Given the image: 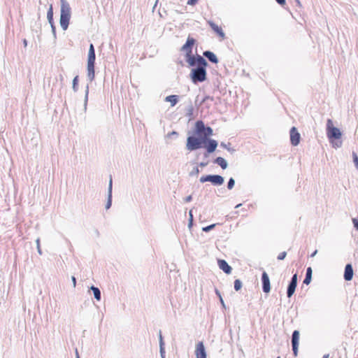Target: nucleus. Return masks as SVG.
<instances>
[{
  "label": "nucleus",
  "mask_w": 358,
  "mask_h": 358,
  "mask_svg": "<svg viewBox=\"0 0 358 358\" xmlns=\"http://www.w3.org/2000/svg\"><path fill=\"white\" fill-rule=\"evenodd\" d=\"M212 134V129L206 127L203 121L196 122L193 135L187 138V149L192 151L205 148L209 153L214 152L217 146V143L215 140L208 139Z\"/></svg>",
  "instance_id": "1"
},
{
  "label": "nucleus",
  "mask_w": 358,
  "mask_h": 358,
  "mask_svg": "<svg viewBox=\"0 0 358 358\" xmlns=\"http://www.w3.org/2000/svg\"><path fill=\"white\" fill-rule=\"evenodd\" d=\"M194 62V66L197 68L192 69L191 71V79L193 83L203 82L206 79V66H207L206 61L201 56H196V60Z\"/></svg>",
  "instance_id": "2"
},
{
  "label": "nucleus",
  "mask_w": 358,
  "mask_h": 358,
  "mask_svg": "<svg viewBox=\"0 0 358 358\" xmlns=\"http://www.w3.org/2000/svg\"><path fill=\"white\" fill-rule=\"evenodd\" d=\"M327 136L330 143L334 148H340L342 145V142L339 141L342 137V131L336 127L334 126L331 119H327L326 125Z\"/></svg>",
  "instance_id": "3"
},
{
  "label": "nucleus",
  "mask_w": 358,
  "mask_h": 358,
  "mask_svg": "<svg viewBox=\"0 0 358 358\" xmlns=\"http://www.w3.org/2000/svg\"><path fill=\"white\" fill-rule=\"evenodd\" d=\"M61 2V13H60V25L64 30H66L71 18V8L69 3L66 0H60Z\"/></svg>",
  "instance_id": "4"
},
{
  "label": "nucleus",
  "mask_w": 358,
  "mask_h": 358,
  "mask_svg": "<svg viewBox=\"0 0 358 358\" xmlns=\"http://www.w3.org/2000/svg\"><path fill=\"white\" fill-rule=\"evenodd\" d=\"M195 43V40L192 37H188L186 43L182 46L181 50L185 52V59L191 66H194V62L196 57L192 55V48Z\"/></svg>",
  "instance_id": "5"
},
{
  "label": "nucleus",
  "mask_w": 358,
  "mask_h": 358,
  "mask_svg": "<svg viewBox=\"0 0 358 358\" xmlns=\"http://www.w3.org/2000/svg\"><path fill=\"white\" fill-rule=\"evenodd\" d=\"M94 62H95V51L93 44H90L88 52L87 59V73L88 77L91 80L94 78Z\"/></svg>",
  "instance_id": "6"
},
{
  "label": "nucleus",
  "mask_w": 358,
  "mask_h": 358,
  "mask_svg": "<svg viewBox=\"0 0 358 358\" xmlns=\"http://www.w3.org/2000/svg\"><path fill=\"white\" fill-rule=\"evenodd\" d=\"M298 283V276L297 273H294L291 278L290 281L288 283L287 287V296L288 298H291L295 292L296 288L297 287Z\"/></svg>",
  "instance_id": "7"
},
{
  "label": "nucleus",
  "mask_w": 358,
  "mask_h": 358,
  "mask_svg": "<svg viewBox=\"0 0 358 358\" xmlns=\"http://www.w3.org/2000/svg\"><path fill=\"white\" fill-rule=\"evenodd\" d=\"M299 337H300L299 331L294 330L292 332V338H291L292 352H293V355L294 357H296L298 355Z\"/></svg>",
  "instance_id": "8"
},
{
  "label": "nucleus",
  "mask_w": 358,
  "mask_h": 358,
  "mask_svg": "<svg viewBox=\"0 0 358 358\" xmlns=\"http://www.w3.org/2000/svg\"><path fill=\"white\" fill-rule=\"evenodd\" d=\"M200 181L201 182H210L213 185H222L224 179L222 176L218 175H213V176H203L200 178Z\"/></svg>",
  "instance_id": "9"
},
{
  "label": "nucleus",
  "mask_w": 358,
  "mask_h": 358,
  "mask_svg": "<svg viewBox=\"0 0 358 358\" xmlns=\"http://www.w3.org/2000/svg\"><path fill=\"white\" fill-rule=\"evenodd\" d=\"M290 143L293 146L299 144L301 135L295 127H292L289 130Z\"/></svg>",
  "instance_id": "10"
},
{
  "label": "nucleus",
  "mask_w": 358,
  "mask_h": 358,
  "mask_svg": "<svg viewBox=\"0 0 358 358\" xmlns=\"http://www.w3.org/2000/svg\"><path fill=\"white\" fill-rule=\"evenodd\" d=\"M261 280H262V291L266 294L269 293L271 291V282H270L269 276L265 271H264L262 273Z\"/></svg>",
  "instance_id": "11"
},
{
  "label": "nucleus",
  "mask_w": 358,
  "mask_h": 358,
  "mask_svg": "<svg viewBox=\"0 0 358 358\" xmlns=\"http://www.w3.org/2000/svg\"><path fill=\"white\" fill-rule=\"evenodd\" d=\"M195 355L196 358H206V352L203 342L196 344Z\"/></svg>",
  "instance_id": "12"
},
{
  "label": "nucleus",
  "mask_w": 358,
  "mask_h": 358,
  "mask_svg": "<svg viewBox=\"0 0 358 358\" xmlns=\"http://www.w3.org/2000/svg\"><path fill=\"white\" fill-rule=\"evenodd\" d=\"M354 275L353 267L351 264H347L345 266L343 278L345 281H350Z\"/></svg>",
  "instance_id": "13"
},
{
  "label": "nucleus",
  "mask_w": 358,
  "mask_h": 358,
  "mask_svg": "<svg viewBox=\"0 0 358 358\" xmlns=\"http://www.w3.org/2000/svg\"><path fill=\"white\" fill-rule=\"evenodd\" d=\"M312 274H313V270L310 266L306 268V276L303 281V283L305 285H309L312 280Z\"/></svg>",
  "instance_id": "14"
},
{
  "label": "nucleus",
  "mask_w": 358,
  "mask_h": 358,
  "mask_svg": "<svg viewBox=\"0 0 358 358\" xmlns=\"http://www.w3.org/2000/svg\"><path fill=\"white\" fill-rule=\"evenodd\" d=\"M47 17H48L49 23L51 25L52 29L53 30H55V25H54V22H53V9H52V5H50V6L49 8V10L48 11Z\"/></svg>",
  "instance_id": "15"
},
{
  "label": "nucleus",
  "mask_w": 358,
  "mask_h": 358,
  "mask_svg": "<svg viewBox=\"0 0 358 358\" xmlns=\"http://www.w3.org/2000/svg\"><path fill=\"white\" fill-rule=\"evenodd\" d=\"M203 55L213 63H217L218 62L216 55L212 52L206 51L203 52Z\"/></svg>",
  "instance_id": "16"
},
{
  "label": "nucleus",
  "mask_w": 358,
  "mask_h": 358,
  "mask_svg": "<svg viewBox=\"0 0 358 358\" xmlns=\"http://www.w3.org/2000/svg\"><path fill=\"white\" fill-rule=\"evenodd\" d=\"M165 101L170 102L171 106H174L178 101V97L177 95H170L166 97Z\"/></svg>",
  "instance_id": "17"
},
{
  "label": "nucleus",
  "mask_w": 358,
  "mask_h": 358,
  "mask_svg": "<svg viewBox=\"0 0 358 358\" xmlns=\"http://www.w3.org/2000/svg\"><path fill=\"white\" fill-rule=\"evenodd\" d=\"M209 25L210 26V27L217 33L220 36H222L223 35V33H222V28L218 27L217 24H215L214 22H208Z\"/></svg>",
  "instance_id": "18"
},
{
  "label": "nucleus",
  "mask_w": 358,
  "mask_h": 358,
  "mask_svg": "<svg viewBox=\"0 0 358 358\" xmlns=\"http://www.w3.org/2000/svg\"><path fill=\"white\" fill-rule=\"evenodd\" d=\"M91 289L93 291L94 296L95 299L97 301H99L101 299V292H100V290L97 287H95L94 286H92L91 287Z\"/></svg>",
  "instance_id": "19"
},
{
  "label": "nucleus",
  "mask_w": 358,
  "mask_h": 358,
  "mask_svg": "<svg viewBox=\"0 0 358 358\" xmlns=\"http://www.w3.org/2000/svg\"><path fill=\"white\" fill-rule=\"evenodd\" d=\"M243 283L241 280L236 279L234 281V289L238 292L239 291L242 287Z\"/></svg>",
  "instance_id": "20"
},
{
  "label": "nucleus",
  "mask_w": 358,
  "mask_h": 358,
  "mask_svg": "<svg viewBox=\"0 0 358 358\" xmlns=\"http://www.w3.org/2000/svg\"><path fill=\"white\" fill-rule=\"evenodd\" d=\"M352 160L355 164L356 169L358 170V155L355 152H352Z\"/></svg>",
  "instance_id": "21"
},
{
  "label": "nucleus",
  "mask_w": 358,
  "mask_h": 358,
  "mask_svg": "<svg viewBox=\"0 0 358 358\" xmlns=\"http://www.w3.org/2000/svg\"><path fill=\"white\" fill-rule=\"evenodd\" d=\"M235 185V180L233 178H230L227 182V188L229 189H233Z\"/></svg>",
  "instance_id": "22"
},
{
  "label": "nucleus",
  "mask_w": 358,
  "mask_h": 358,
  "mask_svg": "<svg viewBox=\"0 0 358 358\" xmlns=\"http://www.w3.org/2000/svg\"><path fill=\"white\" fill-rule=\"evenodd\" d=\"M231 271V266L225 261V274H230Z\"/></svg>",
  "instance_id": "23"
},
{
  "label": "nucleus",
  "mask_w": 358,
  "mask_h": 358,
  "mask_svg": "<svg viewBox=\"0 0 358 358\" xmlns=\"http://www.w3.org/2000/svg\"><path fill=\"white\" fill-rule=\"evenodd\" d=\"M287 256V252L285 251L284 252H280L278 255V260H283L285 259V258Z\"/></svg>",
  "instance_id": "24"
},
{
  "label": "nucleus",
  "mask_w": 358,
  "mask_h": 358,
  "mask_svg": "<svg viewBox=\"0 0 358 358\" xmlns=\"http://www.w3.org/2000/svg\"><path fill=\"white\" fill-rule=\"evenodd\" d=\"M217 164L222 168L224 169V158L222 157H218L216 159Z\"/></svg>",
  "instance_id": "25"
},
{
  "label": "nucleus",
  "mask_w": 358,
  "mask_h": 358,
  "mask_svg": "<svg viewBox=\"0 0 358 358\" xmlns=\"http://www.w3.org/2000/svg\"><path fill=\"white\" fill-rule=\"evenodd\" d=\"M353 226L356 230H358V218L352 219Z\"/></svg>",
  "instance_id": "26"
},
{
  "label": "nucleus",
  "mask_w": 358,
  "mask_h": 358,
  "mask_svg": "<svg viewBox=\"0 0 358 358\" xmlns=\"http://www.w3.org/2000/svg\"><path fill=\"white\" fill-rule=\"evenodd\" d=\"M215 226V224H211V225L207 226V227H203V231H210V229H212Z\"/></svg>",
  "instance_id": "27"
},
{
  "label": "nucleus",
  "mask_w": 358,
  "mask_h": 358,
  "mask_svg": "<svg viewBox=\"0 0 358 358\" xmlns=\"http://www.w3.org/2000/svg\"><path fill=\"white\" fill-rule=\"evenodd\" d=\"M230 143H229L228 144H225V150H227L229 152H233L235 151V150L231 148L230 147Z\"/></svg>",
  "instance_id": "28"
},
{
  "label": "nucleus",
  "mask_w": 358,
  "mask_h": 358,
  "mask_svg": "<svg viewBox=\"0 0 358 358\" xmlns=\"http://www.w3.org/2000/svg\"><path fill=\"white\" fill-rule=\"evenodd\" d=\"M219 267L224 271V259H218Z\"/></svg>",
  "instance_id": "29"
},
{
  "label": "nucleus",
  "mask_w": 358,
  "mask_h": 358,
  "mask_svg": "<svg viewBox=\"0 0 358 358\" xmlns=\"http://www.w3.org/2000/svg\"><path fill=\"white\" fill-rule=\"evenodd\" d=\"M198 1L199 0H188L187 3L190 6H194Z\"/></svg>",
  "instance_id": "30"
},
{
  "label": "nucleus",
  "mask_w": 358,
  "mask_h": 358,
  "mask_svg": "<svg viewBox=\"0 0 358 358\" xmlns=\"http://www.w3.org/2000/svg\"><path fill=\"white\" fill-rule=\"evenodd\" d=\"M279 5L283 6L286 4V0H275Z\"/></svg>",
  "instance_id": "31"
},
{
  "label": "nucleus",
  "mask_w": 358,
  "mask_h": 358,
  "mask_svg": "<svg viewBox=\"0 0 358 358\" xmlns=\"http://www.w3.org/2000/svg\"><path fill=\"white\" fill-rule=\"evenodd\" d=\"M216 293L218 295L219 298H220V302L222 305H224V301L223 300L222 296H221V294L220 292H218L217 290H216Z\"/></svg>",
  "instance_id": "32"
},
{
  "label": "nucleus",
  "mask_w": 358,
  "mask_h": 358,
  "mask_svg": "<svg viewBox=\"0 0 358 358\" xmlns=\"http://www.w3.org/2000/svg\"><path fill=\"white\" fill-rule=\"evenodd\" d=\"M159 338H160V350H161V353L162 355L164 353L163 352V348H162V345H163V341H162V335L160 334L159 336Z\"/></svg>",
  "instance_id": "33"
},
{
  "label": "nucleus",
  "mask_w": 358,
  "mask_h": 358,
  "mask_svg": "<svg viewBox=\"0 0 358 358\" xmlns=\"http://www.w3.org/2000/svg\"><path fill=\"white\" fill-rule=\"evenodd\" d=\"M295 2L296 3V6H299V8H301L302 6L299 0H295Z\"/></svg>",
  "instance_id": "34"
},
{
  "label": "nucleus",
  "mask_w": 358,
  "mask_h": 358,
  "mask_svg": "<svg viewBox=\"0 0 358 358\" xmlns=\"http://www.w3.org/2000/svg\"><path fill=\"white\" fill-rule=\"evenodd\" d=\"M72 281H73V287H76V278L74 276L72 277Z\"/></svg>",
  "instance_id": "35"
},
{
  "label": "nucleus",
  "mask_w": 358,
  "mask_h": 358,
  "mask_svg": "<svg viewBox=\"0 0 358 358\" xmlns=\"http://www.w3.org/2000/svg\"><path fill=\"white\" fill-rule=\"evenodd\" d=\"M317 253V250H315L311 255H310V257H313L316 255V254Z\"/></svg>",
  "instance_id": "36"
},
{
  "label": "nucleus",
  "mask_w": 358,
  "mask_h": 358,
  "mask_svg": "<svg viewBox=\"0 0 358 358\" xmlns=\"http://www.w3.org/2000/svg\"><path fill=\"white\" fill-rule=\"evenodd\" d=\"M77 80H78V76L75 77L74 79H73V85L75 86V85L77 83Z\"/></svg>",
  "instance_id": "37"
},
{
  "label": "nucleus",
  "mask_w": 358,
  "mask_h": 358,
  "mask_svg": "<svg viewBox=\"0 0 358 358\" xmlns=\"http://www.w3.org/2000/svg\"><path fill=\"white\" fill-rule=\"evenodd\" d=\"M111 188H112V179L110 178V185H109L110 192L111 191Z\"/></svg>",
  "instance_id": "38"
},
{
  "label": "nucleus",
  "mask_w": 358,
  "mask_h": 358,
  "mask_svg": "<svg viewBox=\"0 0 358 358\" xmlns=\"http://www.w3.org/2000/svg\"><path fill=\"white\" fill-rule=\"evenodd\" d=\"M110 204H111V201H110V199L108 202V203H107V208H110Z\"/></svg>",
  "instance_id": "39"
},
{
  "label": "nucleus",
  "mask_w": 358,
  "mask_h": 358,
  "mask_svg": "<svg viewBox=\"0 0 358 358\" xmlns=\"http://www.w3.org/2000/svg\"><path fill=\"white\" fill-rule=\"evenodd\" d=\"M23 44H24V47H26V46L27 45V40H26V39H24V40H23Z\"/></svg>",
  "instance_id": "40"
},
{
  "label": "nucleus",
  "mask_w": 358,
  "mask_h": 358,
  "mask_svg": "<svg viewBox=\"0 0 358 358\" xmlns=\"http://www.w3.org/2000/svg\"><path fill=\"white\" fill-rule=\"evenodd\" d=\"M322 358H329V355H324Z\"/></svg>",
  "instance_id": "41"
},
{
  "label": "nucleus",
  "mask_w": 358,
  "mask_h": 358,
  "mask_svg": "<svg viewBox=\"0 0 358 358\" xmlns=\"http://www.w3.org/2000/svg\"><path fill=\"white\" fill-rule=\"evenodd\" d=\"M228 166V163L225 160V169L227 168Z\"/></svg>",
  "instance_id": "42"
},
{
  "label": "nucleus",
  "mask_w": 358,
  "mask_h": 358,
  "mask_svg": "<svg viewBox=\"0 0 358 358\" xmlns=\"http://www.w3.org/2000/svg\"><path fill=\"white\" fill-rule=\"evenodd\" d=\"M241 206V203L237 204V205L235 206V208H239Z\"/></svg>",
  "instance_id": "43"
},
{
  "label": "nucleus",
  "mask_w": 358,
  "mask_h": 358,
  "mask_svg": "<svg viewBox=\"0 0 358 358\" xmlns=\"http://www.w3.org/2000/svg\"><path fill=\"white\" fill-rule=\"evenodd\" d=\"M277 358H280V357H278Z\"/></svg>",
  "instance_id": "44"
},
{
  "label": "nucleus",
  "mask_w": 358,
  "mask_h": 358,
  "mask_svg": "<svg viewBox=\"0 0 358 358\" xmlns=\"http://www.w3.org/2000/svg\"><path fill=\"white\" fill-rule=\"evenodd\" d=\"M78 358H79V357H78Z\"/></svg>",
  "instance_id": "45"
}]
</instances>
